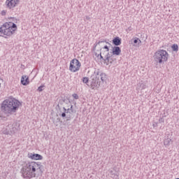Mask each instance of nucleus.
<instances>
[{
	"mask_svg": "<svg viewBox=\"0 0 179 179\" xmlns=\"http://www.w3.org/2000/svg\"><path fill=\"white\" fill-rule=\"evenodd\" d=\"M43 173H44V166L41 162H28L20 170L21 177L24 179L35 178L43 176Z\"/></svg>",
	"mask_w": 179,
	"mask_h": 179,
	"instance_id": "1",
	"label": "nucleus"
},
{
	"mask_svg": "<svg viewBox=\"0 0 179 179\" xmlns=\"http://www.w3.org/2000/svg\"><path fill=\"white\" fill-rule=\"evenodd\" d=\"M22 106V103L19 100L10 96L8 99L4 100L0 107V120L6 121L8 117H3L4 114H14L19 110V107Z\"/></svg>",
	"mask_w": 179,
	"mask_h": 179,
	"instance_id": "2",
	"label": "nucleus"
},
{
	"mask_svg": "<svg viewBox=\"0 0 179 179\" xmlns=\"http://www.w3.org/2000/svg\"><path fill=\"white\" fill-rule=\"evenodd\" d=\"M17 30V25L14 22H9L3 24V25L0 27V33L1 34H3L5 38H8V37H10V36H13L15 32Z\"/></svg>",
	"mask_w": 179,
	"mask_h": 179,
	"instance_id": "3",
	"label": "nucleus"
},
{
	"mask_svg": "<svg viewBox=\"0 0 179 179\" xmlns=\"http://www.w3.org/2000/svg\"><path fill=\"white\" fill-rule=\"evenodd\" d=\"M154 59L158 64L166 62L167 59H169V52L165 50H159L155 53Z\"/></svg>",
	"mask_w": 179,
	"mask_h": 179,
	"instance_id": "4",
	"label": "nucleus"
},
{
	"mask_svg": "<svg viewBox=\"0 0 179 179\" xmlns=\"http://www.w3.org/2000/svg\"><path fill=\"white\" fill-rule=\"evenodd\" d=\"M94 55L96 57V58H99L101 61H103V64L108 65L110 58H111V53H110V50L100 49L99 54L96 52H94Z\"/></svg>",
	"mask_w": 179,
	"mask_h": 179,
	"instance_id": "5",
	"label": "nucleus"
},
{
	"mask_svg": "<svg viewBox=\"0 0 179 179\" xmlns=\"http://www.w3.org/2000/svg\"><path fill=\"white\" fill-rule=\"evenodd\" d=\"M80 62H79L76 58L73 59L70 62L69 71H71V72H78V71L80 69Z\"/></svg>",
	"mask_w": 179,
	"mask_h": 179,
	"instance_id": "6",
	"label": "nucleus"
},
{
	"mask_svg": "<svg viewBox=\"0 0 179 179\" xmlns=\"http://www.w3.org/2000/svg\"><path fill=\"white\" fill-rule=\"evenodd\" d=\"M106 44H108L110 47H112V49L110 51V54L111 57H118V55H121V48L120 46H113L111 43L108 42H106Z\"/></svg>",
	"mask_w": 179,
	"mask_h": 179,
	"instance_id": "7",
	"label": "nucleus"
},
{
	"mask_svg": "<svg viewBox=\"0 0 179 179\" xmlns=\"http://www.w3.org/2000/svg\"><path fill=\"white\" fill-rule=\"evenodd\" d=\"M60 113L59 115L62 118H66V121H71L72 120V113L66 108L63 107V112L60 111Z\"/></svg>",
	"mask_w": 179,
	"mask_h": 179,
	"instance_id": "8",
	"label": "nucleus"
},
{
	"mask_svg": "<svg viewBox=\"0 0 179 179\" xmlns=\"http://www.w3.org/2000/svg\"><path fill=\"white\" fill-rule=\"evenodd\" d=\"M17 131V129L13 124H8L3 131L4 135H13Z\"/></svg>",
	"mask_w": 179,
	"mask_h": 179,
	"instance_id": "9",
	"label": "nucleus"
},
{
	"mask_svg": "<svg viewBox=\"0 0 179 179\" xmlns=\"http://www.w3.org/2000/svg\"><path fill=\"white\" fill-rule=\"evenodd\" d=\"M101 83V81L99 79V76L95 74V77H94L91 81L90 87L92 90H94L95 87H100V85Z\"/></svg>",
	"mask_w": 179,
	"mask_h": 179,
	"instance_id": "10",
	"label": "nucleus"
},
{
	"mask_svg": "<svg viewBox=\"0 0 179 179\" xmlns=\"http://www.w3.org/2000/svg\"><path fill=\"white\" fill-rule=\"evenodd\" d=\"M20 0H6V6L7 9L12 10L13 8H16L19 5Z\"/></svg>",
	"mask_w": 179,
	"mask_h": 179,
	"instance_id": "11",
	"label": "nucleus"
},
{
	"mask_svg": "<svg viewBox=\"0 0 179 179\" xmlns=\"http://www.w3.org/2000/svg\"><path fill=\"white\" fill-rule=\"evenodd\" d=\"M94 75H96V76L100 78L103 83H104V82H106V80H107V74H106V73L100 71L99 69H98L96 71H94Z\"/></svg>",
	"mask_w": 179,
	"mask_h": 179,
	"instance_id": "12",
	"label": "nucleus"
},
{
	"mask_svg": "<svg viewBox=\"0 0 179 179\" xmlns=\"http://www.w3.org/2000/svg\"><path fill=\"white\" fill-rule=\"evenodd\" d=\"M28 157L31 160H43V155L40 154L29 152Z\"/></svg>",
	"mask_w": 179,
	"mask_h": 179,
	"instance_id": "13",
	"label": "nucleus"
},
{
	"mask_svg": "<svg viewBox=\"0 0 179 179\" xmlns=\"http://www.w3.org/2000/svg\"><path fill=\"white\" fill-rule=\"evenodd\" d=\"M141 43H142L141 39H139V38H136V37L133 38L132 39H131V41H129V44H131L134 47H138V45H139V44H141Z\"/></svg>",
	"mask_w": 179,
	"mask_h": 179,
	"instance_id": "14",
	"label": "nucleus"
},
{
	"mask_svg": "<svg viewBox=\"0 0 179 179\" xmlns=\"http://www.w3.org/2000/svg\"><path fill=\"white\" fill-rule=\"evenodd\" d=\"M122 40L121 38L116 36L113 38L112 43L115 47H118V45H121Z\"/></svg>",
	"mask_w": 179,
	"mask_h": 179,
	"instance_id": "15",
	"label": "nucleus"
},
{
	"mask_svg": "<svg viewBox=\"0 0 179 179\" xmlns=\"http://www.w3.org/2000/svg\"><path fill=\"white\" fill-rule=\"evenodd\" d=\"M30 83V81L29 80V77L26 76H22L21 78V85H23V86H27Z\"/></svg>",
	"mask_w": 179,
	"mask_h": 179,
	"instance_id": "16",
	"label": "nucleus"
},
{
	"mask_svg": "<svg viewBox=\"0 0 179 179\" xmlns=\"http://www.w3.org/2000/svg\"><path fill=\"white\" fill-rule=\"evenodd\" d=\"M171 143H173V141L171 138H166L164 140V146H170Z\"/></svg>",
	"mask_w": 179,
	"mask_h": 179,
	"instance_id": "17",
	"label": "nucleus"
},
{
	"mask_svg": "<svg viewBox=\"0 0 179 179\" xmlns=\"http://www.w3.org/2000/svg\"><path fill=\"white\" fill-rule=\"evenodd\" d=\"M101 43H106V40H103V41H99L98 42H96L94 44V46L92 48L93 51H96V47H97V45H100V44H101Z\"/></svg>",
	"mask_w": 179,
	"mask_h": 179,
	"instance_id": "18",
	"label": "nucleus"
},
{
	"mask_svg": "<svg viewBox=\"0 0 179 179\" xmlns=\"http://www.w3.org/2000/svg\"><path fill=\"white\" fill-rule=\"evenodd\" d=\"M172 51L177 52L178 51V45L174 43L171 45Z\"/></svg>",
	"mask_w": 179,
	"mask_h": 179,
	"instance_id": "19",
	"label": "nucleus"
},
{
	"mask_svg": "<svg viewBox=\"0 0 179 179\" xmlns=\"http://www.w3.org/2000/svg\"><path fill=\"white\" fill-rule=\"evenodd\" d=\"M67 109L70 110L71 114H75V113H76V110L73 109V105H71V107Z\"/></svg>",
	"mask_w": 179,
	"mask_h": 179,
	"instance_id": "20",
	"label": "nucleus"
},
{
	"mask_svg": "<svg viewBox=\"0 0 179 179\" xmlns=\"http://www.w3.org/2000/svg\"><path fill=\"white\" fill-rule=\"evenodd\" d=\"M83 83H85L86 85H87V83H89V78L83 77Z\"/></svg>",
	"mask_w": 179,
	"mask_h": 179,
	"instance_id": "21",
	"label": "nucleus"
},
{
	"mask_svg": "<svg viewBox=\"0 0 179 179\" xmlns=\"http://www.w3.org/2000/svg\"><path fill=\"white\" fill-rule=\"evenodd\" d=\"M45 87V86L44 85H42L41 86H39L37 89L38 92H43V90H44L43 88Z\"/></svg>",
	"mask_w": 179,
	"mask_h": 179,
	"instance_id": "22",
	"label": "nucleus"
},
{
	"mask_svg": "<svg viewBox=\"0 0 179 179\" xmlns=\"http://www.w3.org/2000/svg\"><path fill=\"white\" fill-rule=\"evenodd\" d=\"M63 103H65L66 104H68V103H71V101H69V99L68 98H64L62 99Z\"/></svg>",
	"mask_w": 179,
	"mask_h": 179,
	"instance_id": "23",
	"label": "nucleus"
},
{
	"mask_svg": "<svg viewBox=\"0 0 179 179\" xmlns=\"http://www.w3.org/2000/svg\"><path fill=\"white\" fill-rule=\"evenodd\" d=\"M101 50H106V51H110V47H108L107 45H105L103 48H101Z\"/></svg>",
	"mask_w": 179,
	"mask_h": 179,
	"instance_id": "24",
	"label": "nucleus"
},
{
	"mask_svg": "<svg viewBox=\"0 0 179 179\" xmlns=\"http://www.w3.org/2000/svg\"><path fill=\"white\" fill-rule=\"evenodd\" d=\"M73 99H75L76 100H78L79 99V95H78V94H72Z\"/></svg>",
	"mask_w": 179,
	"mask_h": 179,
	"instance_id": "25",
	"label": "nucleus"
},
{
	"mask_svg": "<svg viewBox=\"0 0 179 179\" xmlns=\"http://www.w3.org/2000/svg\"><path fill=\"white\" fill-rule=\"evenodd\" d=\"M113 62H114V57H110L109 59L108 65L110 64H113Z\"/></svg>",
	"mask_w": 179,
	"mask_h": 179,
	"instance_id": "26",
	"label": "nucleus"
},
{
	"mask_svg": "<svg viewBox=\"0 0 179 179\" xmlns=\"http://www.w3.org/2000/svg\"><path fill=\"white\" fill-rule=\"evenodd\" d=\"M164 116H162V117H160L159 119V124H162V122H164Z\"/></svg>",
	"mask_w": 179,
	"mask_h": 179,
	"instance_id": "27",
	"label": "nucleus"
},
{
	"mask_svg": "<svg viewBox=\"0 0 179 179\" xmlns=\"http://www.w3.org/2000/svg\"><path fill=\"white\" fill-rule=\"evenodd\" d=\"M140 87L141 89H146V85H145L144 83H140Z\"/></svg>",
	"mask_w": 179,
	"mask_h": 179,
	"instance_id": "28",
	"label": "nucleus"
},
{
	"mask_svg": "<svg viewBox=\"0 0 179 179\" xmlns=\"http://www.w3.org/2000/svg\"><path fill=\"white\" fill-rule=\"evenodd\" d=\"M1 16H6V10H3L2 11H1Z\"/></svg>",
	"mask_w": 179,
	"mask_h": 179,
	"instance_id": "29",
	"label": "nucleus"
},
{
	"mask_svg": "<svg viewBox=\"0 0 179 179\" xmlns=\"http://www.w3.org/2000/svg\"><path fill=\"white\" fill-rule=\"evenodd\" d=\"M56 122H61V124H62V121H61V118L59 117L57 118Z\"/></svg>",
	"mask_w": 179,
	"mask_h": 179,
	"instance_id": "30",
	"label": "nucleus"
},
{
	"mask_svg": "<svg viewBox=\"0 0 179 179\" xmlns=\"http://www.w3.org/2000/svg\"><path fill=\"white\" fill-rule=\"evenodd\" d=\"M157 122H154L153 124H152V126H153V128H156V127H157Z\"/></svg>",
	"mask_w": 179,
	"mask_h": 179,
	"instance_id": "31",
	"label": "nucleus"
},
{
	"mask_svg": "<svg viewBox=\"0 0 179 179\" xmlns=\"http://www.w3.org/2000/svg\"><path fill=\"white\" fill-rule=\"evenodd\" d=\"M10 19H13V22H15V20H16V18H15L14 17H10Z\"/></svg>",
	"mask_w": 179,
	"mask_h": 179,
	"instance_id": "32",
	"label": "nucleus"
},
{
	"mask_svg": "<svg viewBox=\"0 0 179 179\" xmlns=\"http://www.w3.org/2000/svg\"><path fill=\"white\" fill-rule=\"evenodd\" d=\"M86 19H87V20H90V17L86 16Z\"/></svg>",
	"mask_w": 179,
	"mask_h": 179,
	"instance_id": "33",
	"label": "nucleus"
},
{
	"mask_svg": "<svg viewBox=\"0 0 179 179\" xmlns=\"http://www.w3.org/2000/svg\"><path fill=\"white\" fill-rule=\"evenodd\" d=\"M21 68H24V65L21 64Z\"/></svg>",
	"mask_w": 179,
	"mask_h": 179,
	"instance_id": "34",
	"label": "nucleus"
},
{
	"mask_svg": "<svg viewBox=\"0 0 179 179\" xmlns=\"http://www.w3.org/2000/svg\"><path fill=\"white\" fill-rule=\"evenodd\" d=\"M58 108H59V105H57Z\"/></svg>",
	"mask_w": 179,
	"mask_h": 179,
	"instance_id": "35",
	"label": "nucleus"
},
{
	"mask_svg": "<svg viewBox=\"0 0 179 179\" xmlns=\"http://www.w3.org/2000/svg\"><path fill=\"white\" fill-rule=\"evenodd\" d=\"M99 80H101V79L100 78H99Z\"/></svg>",
	"mask_w": 179,
	"mask_h": 179,
	"instance_id": "36",
	"label": "nucleus"
},
{
	"mask_svg": "<svg viewBox=\"0 0 179 179\" xmlns=\"http://www.w3.org/2000/svg\"><path fill=\"white\" fill-rule=\"evenodd\" d=\"M0 87H1V83H0Z\"/></svg>",
	"mask_w": 179,
	"mask_h": 179,
	"instance_id": "37",
	"label": "nucleus"
}]
</instances>
